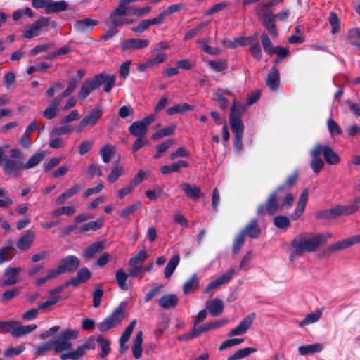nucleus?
<instances>
[{
	"mask_svg": "<svg viewBox=\"0 0 360 360\" xmlns=\"http://www.w3.org/2000/svg\"><path fill=\"white\" fill-rule=\"evenodd\" d=\"M294 198L285 186H279L268 196L265 202L260 204L257 210L259 216L274 215L284 208H289L293 204Z\"/></svg>",
	"mask_w": 360,
	"mask_h": 360,
	"instance_id": "1",
	"label": "nucleus"
},
{
	"mask_svg": "<svg viewBox=\"0 0 360 360\" xmlns=\"http://www.w3.org/2000/svg\"><path fill=\"white\" fill-rule=\"evenodd\" d=\"M78 336L79 330L77 329L63 330L56 338L35 345L34 347V354L36 356H40L51 350H53L55 354H60L64 351H68L72 347L71 341L76 340Z\"/></svg>",
	"mask_w": 360,
	"mask_h": 360,
	"instance_id": "2",
	"label": "nucleus"
},
{
	"mask_svg": "<svg viewBox=\"0 0 360 360\" xmlns=\"http://www.w3.org/2000/svg\"><path fill=\"white\" fill-rule=\"evenodd\" d=\"M332 233H319L311 237H300L295 238L292 242L293 250L290 255V260L294 261L297 257L302 255L304 252H314L319 245L325 243L332 238Z\"/></svg>",
	"mask_w": 360,
	"mask_h": 360,
	"instance_id": "3",
	"label": "nucleus"
},
{
	"mask_svg": "<svg viewBox=\"0 0 360 360\" xmlns=\"http://www.w3.org/2000/svg\"><path fill=\"white\" fill-rule=\"evenodd\" d=\"M23 153L17 148H12L9 150V158H5L2 164L4 173L11 177L20 176L24 170Z\"/></svg>",
	"mask_w": 360,
	"mask_h": 360,
	"instance_id": "4",
	"label": "nucleus"
},
{
	"mask_svg": "<svg viewBox=\"0 0 360 360\" xmlns=\"http://www.w3.org/2000/svg\"><path fill=\"white\" fill-rule=\"evenodd\" d=\"M127 307V303L126 302H120L110 315L98 323V330L101 332H105L119 326L125 317Z\"/></svg>",
	"mask_w": 360,
	"mask_h": 360,
	"instance_id": "5",
	"label": "nucleus"
},
{
	"mask_svg": "<svg viewBox=\"0 0 360 360\" xmlns=\"http://www.w3.org/2000/svg\"><path fill=\"white\" fill-rule=\"evenodd\" d=\"M358 207L352 205H337L333 207L317 212L315 217L317 219H332L342 215H349L356 212Z\"/></svg>",
	"mask_w": 360,
	"mask_h": 360,
	"instance_id": "6",
	"label": "nucleus"
},
{
	"mask_svg": "<svg viewBox=\"0 0 360 360\" xmlns=\"http://www.w3.org/2000/svg\"><path fill=\"white\" fill-rule=\"evenodd\" d=\"M95 340H96L94 336L89 338L83 345L78 346L76 349L61 354L60 359L77 360L84 355L86 349H95Z\"/></svg>",
	"mask_w": 360,
	"mask_h": 360,
	"instance_id": "7",
	"label": "nucleus"
},
{
	"mask_svg": "<svg viewBox=\"0 0 360 360\" xmlns=\"http://www.w3.org/2000/svg\"><path fill=\"white\" fill-rule=\"evenodd\" d=\"M49 24V18L40 17L37 20L31 24L23 32L22 37L25 39H32L39 36L41 33V29Z\"/></svg>",
	"mask_w": 360,
	"mask_h": 360,
	"instance_id": "8",
	"label": "nucleus"
},
{
	"mask_svg": "<svg viewBox=\"0 0 360 360\" xmlns=\"http://www.w3.org/2000/svg\"><path fill=\"white\" fill-rule=\"evenodd\" d=\"M103 115V109L99 107H95L91 112L84 116L79 122L77 131H81L86 126H94Z\"/></svg>",
	"mask_w": 360,
	"mask_h": 360,
	"instance_id": "9",
	"label": "nucleus"
},
{
	"mask_svg": "<svg viewBox=\"0 0 360 360\" xmlns=\"http://www.w3.org/2000/svg\"><path fill=\"white\" fill-rule=\"evenodd\" d=\"M255 317V313H250V314L244 317L241 320L240 323L228 333V335L232 337L240 335L245 333L252 324Z\"/></svg>",
	"mask_w": 360,
	"mask_h": 360,
	"instance_id": "10",
	"label": "nucleus"
},
{
	"mask_svg": "<svg viewBox=\"0 0 360 360\" xmlns=\"http://www.w3.org/2000/svg\"><path fill=\"white\" fill-rule=\"evenodd\" d=\"M235 274V270L231 269L228 270L226 272L223 274L221 276L215 279L214 281L210 282L206 288L204 290V293H208L211 290L219 288L221 285H224L229 283L233 275Z\"/></svg>",
	"mask_w": 360,
	"mask_h": 360,
	"instance_id": "11",
	"label": "nucleus"
},
{
	"mask_svg": "<svg viewBox=\"0 0 360 360\" xmlns=\"http://www.w3.org/2000/svg\"><path fill=\"white\" fill-rule=\"evenodd\" d=\"M21 267H8L4 271L5 279H0V287L5 288L15 285L18 282V274L22 271Z\"/></svg>",
	"mask_w": 360,
	"mask_h": 360,
	"instance_id": "12",
	"label": "nucleus"
},
{
	"mask_svg": "<svg viewBox=\"0 0 360 360\" xmlns=\"http://www.w3.org/2000/svg\"><path fill=\"white\" fill-rule=\"evenodd\" d=\"M35 233L32 230H27L20 236L16 242L17 248L21 251L29 250L35 240Z\"/></svg>",
	"mask_w": 360,
	"mask_h": 360,
	"instance_id": "13",
	"label": "nucleus"
},
{
	"mask_svg": "<svg viewBox=\"0 0 360 360\" xmlns=\"http://www.w3.org/2000/svg\"><path fill=\"white\" fill-rule=\"evenodd\" d=\"M149 40L139 38H130L124 41L121 44L122 51L129 49H142L148 46Z\"/></svg>",
	"mask_w": 360,
	"mask_h": 360,
	"instance_id": "14",
	"label": "nucleus"
},
{
	"mask_svg": "<svg viewBox=\"0 0 360 360\" xmlns=\"http://www.w3.org/2000/svg\"><path fill=\"white\" fill-rule=\"evenodd\" d=\"M98 83H97L96 77L94 76L91 79H86L82 84L80 91L78 93V96L82 99L84 100L93 91L98 89Z\"/></svg>",
	"mask_w": 360,
	"mask_h": 360,
	"instance_id": "15",
	"label": "nucleus"
},
{
	"mask_svg": "<svg viewBox=\"0 0 360 360\" xmlns=\"http://www.w3.org/2000/svg\"><path fill=\"white\" fill-rule=\"evenodd\" d=\"M230 125L235 136H243L244 125L241 119L236 115L235 106H233L230 112Z\"/></svg>",
	"mask_w": 360,
	"mask_h": 360,
	"instance_id": "16",
	"label": "nucleus"
},
{
	"mask_svg": "<svg viewBox=\"0 0 360 360\" xmlns=\"http://www.w3.org/2000/svg\"><path fill=\"white\" fill-rule=\"evenodd\" d=\"M80 264L79 258L75 255H68L61 259L59 266L62 267L63 273L72 272L76 270Z\"/></svg>",
	"mask_w": 360,
	"mask_h": 360,
	"instance_id": "17",
	"label": "nucleus"
},
{
	"mask_svg": "<svg viewBox=\"0 0 360 360\" xmlns=\"http://www.w3.org/2000/svg\"><path fill=\"white\" fill-rule=\"evenodd\" d=\"M95 77L97 83H98V88L100 87V86L104 85V91L105 92L108 93L111 91L116 81V75H110L105 73H101L96 75Z\"/></svg>",
	"mask_w": 360,
	"mask_h": 360,
	"instance_id": "18",
	"label": "nucleus"
},
{
	"mask_svg": "<svg viewBox=\"0 0 360 360\" xmlns=\"http://www.w3.org/2000/svg\"><path fill=\"white\" fill-rule=\"evenodd\" d=\"M308 195L307 189H304L300 194L295 210L291 215L292 219L297 220L302 216L308 200Z\"/></svg>",
	"mask_w": 360,
	"mask_h": 360,
	"instance_id": "19",
	"label": "nucleus"
},
{
	"mask_svg": "<svg viewBox=\"0 0 360 360\" xmlns=\"http://www.w3.org/2000/svg\"><path fill=\"white\" fill-rule=\"evenodd\" d=\"M179 188L184 191L186 195L194 200H197L200 197H202L203 194L200 191L199 186L195 184H190L188 183H181L179 185Z\"/></svg>",
	"mask_w": 360,
	"mask_h": 360,
	"instance_id": "20",
	"label": "nucleus"
},
{
	"mask_svg": "<svg viewBox=\"0 0 360 360\" xmlns=\"http://www.w3.org/2000/svg\"><path fill=\"white\" fill-rule=\"evenodd\" d=\"M206 307L212 316H218L224 311L223 302L217 298L208 300L206 302Z\"/></svg>",
	"mask_w": 360,
	"mask_h": 360,
	"instance_id": "21",
	"label": "nucleus"
},
{
	"mask_svg": "<svg viewBox=\"0 0 360 360\" xmlns=\"http://www.w3.org/2000/svg\"><path fill=\"white\" fill-rule=\"evenodd\" d=\"M105 248L104 243L102 241H96L89 245L83 252L82 256L86 259H90L96 254L101 252Z\"/></svg>",
	"mask_w": 360,
	"mask_h": 360,
	"instance_id": "22",
	"label": "nucleus"
},
{
	"mask_svg": "<svg viewBox=\"0 0 360 360\" xmlns=\"http://www.w3.org/2000/svg\"><path fill=\"white\" fill-rule=\"evenodd\" d=\"M179 302L177 296L174 294H165L158 300L159 305L165 309H169L175 307Z\"/></svg>",
	"mask_w": 360,
	"mask_h": 360,
	"instance_id": "23",
	"label": "nucleus"
},
{
	"mask_svg": "<svg viewBox=\"0 0 360 360\" xmlns=\"http://www.w3.org/2000/svg\"><path fill=\"white\" fill-rule=\"evenodd\" d=\"M240 232L243 233L244 236L247 235L251 238H257L261 232L257 220L252 219Z\"/></svg>",
	"mask_w": 360,
	"mask_h": 360,
	"instance_id": "24",
	"label": "nucleus"
},
{
	"mask_svg": "<svg viewBox=\"0 0 360 360\" xmlns=\"http://www.w3.org/2000/svg\"><path fill=\"white\" fill-rule=\"evenodd\" d=\"M357 244L354 236L351 238H348L340 241L335 243L329 247V251L332 252H335L338 251H341L345 250L352 245Z\"/></svg>",
	"mask_w": 360,
	"mask_h": 360,
	"instance_id": "25",
	"label": "nucleus"
},
{
	"mask_svg": "<svg viewBox=\"0 0 360 360\" xmlns=\"http://www.w3.org/2000/svg\"><path fill=\"white\" fill-rule=\"evenodd\" d=\"M91 272L87 267L79 269L75 277H72V286L77 287L80 283L86 282L91 277Z\"/></svg>",
	"mask_w": 360,
	"mask_h": 360,
	"instance_id": "26",
	"label": "nucleus"
},
{
	"mask_svg": "<svg viewBox=\"0 0 360 360\" xmlns=\"http://www.w3.org/2000/svg\"><path fill=\"white\" fill-rule=\"evenodd\" d=\"M62 101L63 100L58 96L53 98L49 103V106L43 112V116L48 120L54 118L56 116L58 108Z\"/></svg>",
	"mask_w": 360,
	"mask_h": 360,
	"instance_id": "27",
	"label": "nucleus"
},
{
	"mask_svg": "<svg viewBox=\"0 0 360 360\" xmlns=\"http://www.w3.org/2000/svg\"><path fill=\"white\" fill-rule=\"evenodd\" d=\"M46 153L44 151H37L31 155L27 161L24 163V169H30L38 165L45 158Z\"/></svg>",
	"mask_w": 360,
	"mask_h": 360,
	"instance_id": "28",
	"label": "nucleus"
},
{
	"mask_svg": "<svg viewBox=\"0 0 360 360\" xmlns=\"http://www.w3.org/2000/svg\"><path fill=\"white\" fill-rule=\"evenodd\" d=\"M96 21L90 18H84L82 20H77L75 23V28L78 32H89L95 25H96Z\"/></svg>",
	"mask_w": 360,
	"mask_h": 360,
	"instance_id": "29",
	"label": "nucleus"
},
{
	"mask_svg": "<svg viewBox=\"0 0 360 360\" xmlns=\"http://www.w3.org/2000/svg\"><path fill=\"white\" fill-rule=\"evenodd\" d=\"M129 131L136 138H144L148 132V129L140 121H136L129 126Z\"/></svg>",
	"mask_w": 360,
	"mask_h": 360,
	"instance_id": "30",
	"label": "nucleus"
},
{
	"mask_svg": "<svg viewBox=\"0 0 360 360\" xmlns=\"http://www.w3.org/2000/svg\"><path fill=\"white\" fill-rule=\"evenodd\" d=\"M143 342V333L142 331H139L136 335V338L134 340L131 350L133 356L135 359H139L141 356L142 354V345Z\"/></svg>",
	"mask_w": 360,
	"mask_h": 360,
	"instance_id": "31",
	"label": "nucleus"
},
{
	"mask_svg": "<svg viewBox=\"0 0 360 360\" xmlns=\"http://www.w3.org/2000/svg\"><path fill=\"white\" fill-rule=\"evenodd\" d=\"M279 72L277 68L273 66L269 71L267 78L266 84L272 90L276 89L279 84Z\"/></svg>",
	"mask_w": 360,
	"mask_h": 360,
	"instance_id": "32",
	"label": "nucleus"
},
{
	"mask_svg": "<svg viewBox=\"0 0 360 360\" xmlns=\"http://www.w3.org/2000/svg\"><path fill=\"white\" fill-rule=\"evenodd\" d=\"M199 287V279L196 274L187 280L183 285V292L184 294H190L196 290Z\"/></svg>",
	"mask_w": 360,
	"mask_h": 360,
	"instance_id": "33",
	"label": "nucleus"
},
{
	"mask_svg": "<svg viewBox=\"0 0 360 360\" xmlns=\"http://www.w3.org/2000/svg\"><path fill=\"white\" fill-rule=\"evenodd\" d=\"M68 3L65 1H52L49 0L46 8V13L64 11L68 9Z\"/></svg>",
	"mask_w": 360,
	"mask_h": 360,
	"instance_id": "34",
	"label": "nucleus"
},
{
	"mask_svg": "<svg viewBox=\"0 0 360 360\" xmlns=\"http://www.w3.org/2000/svg\"><path fill=\"white\" fill-rule=\"evenodd\" d=\"M322 314V310L318 309L315 312L308 314L305 316L304 319L299 322L300 327H304L307 325L312 324L319 321Z\"/></svg>",
	"mask_w": 360,
	"mask_h": 360,
	"instance_id": "35",
	"label": "nucleus"
},
{
	"mask_svg": "<svg viewBox=\"0 0 360 360\" xmlns=\"http://www.w3.org/2000/svg\"><path fill=\"white\" fill-rule=\"evenodd\" d=\"M323 157L329 165H337L340 161L339 155L328 146H325Z\"/></svg>",
	"mask_w": 360,
	"mask_h": 360,
	"instance_id": "36",
	"label": "nucleus"
},
{
	"mask_svg": "<svg viewBox=\"0 0 360 360\" xmlns=\"http://www.w3.org/2000/svg\"><path fill=\"white\" fill-rule=\"evenodd\" d=\"M271 7L272 6L267 5V2L259 4L255 7V12L261 20L271 18L274 14L270 10Z\"/></svg>",
	"mask_w": 360,
	"mask_h": 360,
	"instance_id": "37",
	"label": "nucleus"
},
{
	"mask_svg": "<svg viewBox=\"0 0 360 360\" xmlns=\"http://www.w3.org/2000/svg\"><path fill=\"white\" fill-rule=\"evenodd\" d=\"M151 52V57L148 60L151 68L164 63L167 58V55L166 53L163 52H158V49H153Z\"/></svg>",
	"mask_w": 360,
	"mask_h": 360,
	"instance_id": "38",
	"label": "nucleus"
},
{
	"mask_svg": "<svg viewBox=\"0 0 360 360\" xmlns=\"http://www.w3.org/2000/svg\"><path fill=\"white\" fill-rule=\"evenodd\" d=\"M103 226L102 219H97L96 221L86 223L78 228V233H84L89 231H96L100 229Z\"/></svg>",
	"mask_w": 360,
	"mask_h": 360,
	"instance_id": "39",
	"label": "nucleus"
},
{
	"mask_svg": "<svg viewBox=\"0 0 360 360\" xmlns=\"http://www.w3.org/2000/svg\"><path fill=\"white\" fill-rule=\"evenodd\" d=\"M180 257L179 255H175L168 262L165 271L164 275L166 278H169L172 275L173 272L176 269V266L179 263Z\"/></svg>",
	"mask_w": 360,
	"mask_h": 360,
	"instance_id": "40",
	"label": "nucleus"
},
{
	"mask_svg": "<svg viewBox=\"0 0 360 360\" xmlns=\"http://www.w3.org/2000/svg\"><path fill=\"white\" fill-rule=\"evenodd\" d=\"M96 340L99 344V346L101 349L100 356L101 358H105L110 353V341L108 338H105L101 335L96 338Z\"/></svg>",
	"mask_w": 360,
	"mask_h": 360,
	"instance_id": "41",
	"label": "nucleus"
},
{
	"mask_svg": "<svg viewBox=\"0 0 360 360\" xmlns=\"http://www.w3.org/2000/svg\"><path fill=\"white\" fill-rule=\"evenodd\" d=\"M76 212L75 207L73 205L63 206L59 208L55 209L51 212L52 217H57L60 215L72 216Z\"/></svg>",
	"mask_w": 360,
	"mask_h": 360,
	"instance_id": "42",
	"label": "nucleus"
},
{
	"mask_svg": "<svg viewBox=\"0 0 360 360\" xmlns=\"http://www.w3.org/2000/svg\"><path fill=\"white\" fill-rule=\"evenodd\" d=\"M256 352V349L253 347H245L237 350L233 354L229 356L227 360H239L247 357L250 354Z\"/></svg>",
	"mask_w": 360,
	"mask_h": 360,
	"instance_id": "43",
	"label": "nucleus"
},
{
	"mask_svg": "<svg viewBox=\"0 0 360 360\" xmlns=\"http://www.w3.org/2000/svg\"><path fill=\"white\" fill-rule=\"evenodd\" d=\"M193 110V108L187 103L174 105L167 110L168 115H172L176 113H183Z\"/></svg>",
	"mask_w": 360,
	"mask_h": 360,
	"instance_id": "44",
	"label": "nucleus"
},
{
	"mask_svg": "<svg viewBox=\"0 0 360 360\" xmlns=\"http://www.w3.org/2000/svg\"><path fill=\"white\" fill-rule=\"evenodd\" d=\"M115 147L112 145L107 144L104 146L101 150L100 153L103 161L108 163L115 155Z\"/></svg>",
	"mask_w": 360,
	"mask_h": 360,
	"instance_id": "45",
	"label": "nucleus"
},
{
	"mask_svg": "<svg viewBox=\"0 0 360 360\" xmlns=\"http://www.w3.org/2000/svg\"><path fill=\"white\" fill-rule=\"evenodd\" d=\"M124 174V169L123 167L117 165L112 169L110 174L108 176L107 180L109 183L112 184Z\"/></svg>",
	"mask_w": 360,
	"mask_h": 360,
	"instance_id": "46",
	"label": "nucleus"
},
{
	"mask_svg": "<svg viewBox=\"0 0 360 360\" xmlns=\"http://www.w3.org/2000/svg\"><path fill=\"white\" fill-rule=\"evenodd\" d=\"M127 274L123 271L122 269H120L116 271L115 278L120 289L124 290H128V285L127 284Z\"/></svg>",
	"mask_w": 360,
	"mask_h": 360,
	"instance_id": "47",
	"label": "nucleus"
},
{
	"mask_svg": "<svg viewBox=\"0 0 360 360\" xmlns=\"http://www.w3.org/2000/svg\"><path fill=\"white\" fill-rule=\"evenodd\" d=\"M198 44L201 45L202 49L206 53L210 55H219L221 51L218 47H212L207 44V41L205 38H202L198 40Z\"/></svg>",
	"mask_w": 360,
	"mask_h": 360,
	"instance_id": "48",
	"label": "nucleus"
},
{
	"mask_svg": "<svg viewBox=\"0 0 360 360\" xmlns=\"http://www.w3.org/2000/svg\"><path fill=\"white\" fill-rule=\"evenodd\" d=\"M276 15L271 16V18H264L262 20V25L266 27L270 34L276 36L278 34L276 25H275Z\"/></svg>",
	"mask_w": 360,
	"mask_h": 360,
	"instance_id": "49",
	"label": "nucleus"
},
{
	"mask_svg": "<svg viewBox=\"0 0 360 360\" xmlns=\"http://www.w3.org/2000/svg\"><path fill=\"white\" fill-rule=\"evenodd\" d=\"M10 333L14 338H19L25 335L23 326L19 321H11Z\"/></svg>",
	"mask_w": 360,
	"mask_h": 360,
	"instance_id": "50",
	"label": "nucleus"
},
{
	"mask_svg": "<svg viewBox=\"0 0 360 360\" xmlns=\"http://www.w3.org/2000/svg\"><path fill=\"white\" fill-rule=\"evenodd\" d=\"M136 324V320L134 319L131 321L129 325L125 328V330L122 333L119 342H121L122 344L127 343L129 340L131 335L134 330V328Z\"/></svg>",
	"mask_w": 360,
	"mask_h": 360,
	"instance_id": "51",
	"label": "nucleus"
},
{
	"mask_svg": "<svg viewBox=\"0 0 360 360\" xmlns=\"http://www.w3.org/2000/svg\"><path fill=\"white\" fill-rule=\"evenodd\" d=\"M148 257L146 252L141 250L136 254L131 256L129 260V265L130 266H134L139 263L143 262Z\"/></svg>",
	"mask_w": 360,
	"mask_h": 360,
	"instance_id": "52",
	"label": "nucleus"
},
{
	"mask_svg": "<svg viewBox=\"0 0 360 360\" xmlns=\"http://www.w3.org/2000/svg\"><path fill=\"white\" fill-rule=\"evenodd\" d=\"M347 38L352 45L356 46L360 49V28L351 29Z\"/></svg>",
	"mask_w": 360,
	"mask_h": 360,
	"instance_id": "53",
	"label": "nucleus"
},
{
	"mask_svg": "<svg viewBox=\"0 0 360 360\" xmlns=\"http://www.w3.org/2000/svg\"><path fill=\"white\" fill-rule=\"evenodd\" d=\"M262 44L267 54L270 56L274 54L276 46L272 44L270 39L266 33H262Z\"/></svg>",
	"mask_w": 360,
	"mask_h": 360,
	"instance_id": "54",
	"label": "nucleus"
},
{
	"mask_svg": "<svg viewBox=\"0 0 360 360\" xmlns=\"http://www.w3.org/2000/svg\"><path fill=\"white\" fill-rule=\"evenodd\" d=\"M141 207V202L140 201L136 202L134 204L130 205L124 207L121 212V217L123 219H127L129 216L133 214L136 210Z\"/></svg>",
	"mask_w": 360,
	"mask_h": 360,
	"instance_id": "55",
	"label": "nucleus"
},
{
	"mask_svg": "<svg viewBox=\"0 0 360 360\" xmlns=\"http://www.w3.org/2000/svg\"><path fill=\"white\" fill-rule=\"evenodd\" d=\"M207 22H200L196 27L189 30L185 34L184 39L188 40L191 39L198 34L200 31L207 25Z\"/></svg>",
	"mask_w": 360,
	"mask_h": 360,
	"instance_id": "56",
	"label": "nucleus"
},
{
	"mask_svg": "<svg viewBox=\"0 0 360 360\" xmlns=\"http://www.w3.org/2000/svg\"><path fill=\"white\" fill-rule=\"evenodd\" d=\"M327 125L331 136H334L342 134V131L340 126L332 118L328 120Z\"/></svg>",
	"mask_w": 360,
	"mask_h": 360,
	"instance_id": "57",
	"label": "nucleus"
},
{
	"mask_svg": "<svg viewBox=\"0 0 360 360\" xmlns=\"http://www.w3.org/2000/svg\"><path fill=\"white\" fill-rule=\"evenodd\" d=\"M250 52L253 58L259 60L262 57V48L258 42L250 44Z\"/></svg>",
	"mask_w": 360,
	"mask_h": 360,
	"instance_id": "58",
	"label": "nucleus"
},
{
	"mask_svg": "<svg viewBox=\"0 0 360 360\" xmlns=\"http://www.w3.org/2000/svg\"><path fill=\"white\" fill-rule=\"evenodd\" d=\"M73 131V128L66 125L63 124V126L54 127L52 131L50 132V135H55V136H61L66 134H70Z\"/></svg>",
	"mask_w": 360,
	"mask_h": 360,
	"instance_id": "59",
	"label": "nucleus"
},
{
	"mask_svg": "<svg viewBox=\"0 0 360 360\" xmlns=\"http://www.w3.org/2000/svg\"><path fill=\"white\" fill-rule=\"evenodd\" d=\"M25 347L23 345H18L15 347H9L4 351V355L6 357L11 358L20 354L25 350Z\"/></svg>",
	"mask_w": 360,
	"mask_h": 360,
	"instance_id": "60",
	"label": "nucleus"
},
{
	"mask_svg": "<svg viewBox=\"0 0 360 360\" xmlns=\"http://www.w3.org/2000/svg\"><path fill=\"white\" fill-rule=\"evenodd\" d=\"M329 23L332 27L331 33L335 34L340 31V20L336 13H330L329 19Z\"/></svg>",
	"mask_w": 360,
	"mask_h": 360,
	"instance_id": "61",
	"label": "nucleus"
},
{
	"mask_svg": "<svg viewBox=\"0 0 360 360\" xmlns=\"http://www.w3.org/2000/svg\"><path fill=\"white\" fill-rule=\"evenodd\" d=\"M77 83V79H76L75 78L71 79L68 82L67 88L63 91V92L60 96H58V97L63 100L64 98L68 96L75 90Z\"/></svg>",
	"mask_w": 360,
	"mask_h": 360,
	"instance_id": "62",
	"label": "nucleus"
},
{
	"mask_svg": "<svg viewBox=\"0 0 360 360\" xmlns=\"http://www.w3.org/2000/svg\"><path fill=\"white\" fill-rule=\"evenodd\" d=\"M245 243V236L243 235V233H241L240 231L238 233V235L236 236L233 245V252L235 254L238 253L240 248Z\"/></svg>",
	"mask_w": 360,
	"mask_h": 360,
	"instance_id": "63",
	"label": "nucleus"
},
{
	"mask_svg": "<svg viewBox=\"0 0 360 360\" xmlns=\"http://www.w3.org/2000/svg\"><path fill=\"white\" fill-rule=\"evenodd\" d=\"M274 224L280 229L287 228L290 225V220L285 216H276L274 218Z\"/></svg>",
	"mask_w": 360,
	"mask_h": 360,
	"instance_id": "64",
	"label": "nucleus"
}]
</instances>
